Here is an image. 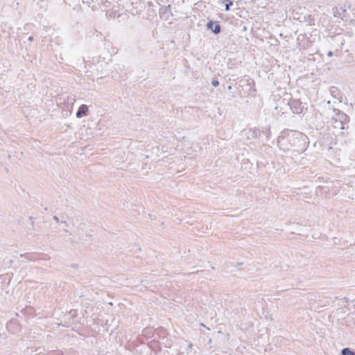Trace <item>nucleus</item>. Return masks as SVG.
<instances>
[{"instance_id": "obj_15", "label": "nucleus", "mask_w": 355, "mask_h": 355, "mask_svg": "<svg viewBox=\"0 0 355 355\" xmlns=\"http://www.w3.org/2000/svg\"><path fill=\"white\" fill-rule=\"evenodd\" d=\"M60 224H63V226H65L66 227L68 226V225L65 220H61Z\"/></svg>"}, {"instance_id": "obj_8", "label": "nucleus", "mask_w": 355, "mask_h": 355, "mask_svg": "<svg viewBox=\"0 0 355 355\" xmlns=\"http://www.w3.org/2000/svg\"><path fill=\"white\" fill-rule=\"evenodd\" d=\"M329 92H330L331 95L335 98L339 99L341 98L340 94V91L336 87H334V86L331 87L329 88Z\"/></svg>"}, {"instance_id": "obj_5", "label": "nucleus", "mask_w": 355, "mask_h": 355, "mask_svg": "<svg viewBox=\"0 0 355 355\" xmlns=\"http://www.w3.org/2000/svg\"><path fill=\"white\" fill-rule=\"evenodd\" d=\"M334 15L336 17L344 19L347 17V12L343 7H336L334 9Z\"/></svg>"}, {"instance_id": "obj_7", "label": "nucleus", "mask_w": 355, "mask_h": 355, "mask_svg": "<svg viewBox=\"0 0 355 355\" xmlns=\"http://www.w3.org/2000/svg\"><path fill=\"white\" fill-rule=\"evenodd\" d=\"M88 114V107L86 105H81L76 112V116L77 118H81L84 116H87Z\"/></svg>"}, {"instance_id": "obj_14", "label": "nucleus", "mask_w": 355, "mask_h": 355, "mask_svg": "<svg viewBox=\"0 0 355 355\" xmlns=\"http://www.w3.org/2000/svg\"><path fill=\"white\" fill-rule=\"evenodd\" d=\"M53 219L54 220H55L57 223H60V221H61V220H60V219L58 218V217H57L56 216H54L53 217Z\"/></svg>"}, {"instance_id": "obj_2", "label": "nucleus", "mask_w": 355, "mask_h": 355, "mask_svg": "<svg viewBox=\"0 0 355 355\" xmlns=\"http://www.w3.org/2000/svg\"><path fill=\"white\" fill-rule=\"evenodd\" d=\"M334 112H336L337 118L336 119V122H338L339 124L336 125V127H339L340 129L344 130L345 129V127L344 126V124L347 123L349 121V117L345 114L344 112L340 111L337 109H334Z\"/></svg>"}, {"instance_id": "obj_20", "label": "nucleus", "mask_w": 355, "mask_h": 355, "mask_svg": "<svg viewBox=\"0 0 355 355\" xmlns=\"http://www.w3.org/2000/svg\"><path fill=\"white\" fill-rule=\"evenodd\" d=\"M64 232H68V230H67V228H65V229H64Z\"/></svg>"}, {"instance_id": "obj_6", "label": "nucleus", "mask_w": 355, "mask_h": 355, "mask_svg": "<svg viewBox=\"0 0 355 355\" xmlns=\"http://www.w3.org/2000/svg\"><path fill=\"white\" fill-rule=\"evenodd\" d=\"M207 26L208 29L211 30L215 34H218L221 31L220 25L212 21H208Z\"/></svg>"}, {"instance_id": "obj_10", "label": "nucleus", "mask_w": 355, "mask_h": 355, "mask_svg": "<svg viewBox=\"0 0 355 355\" xmlns=\"http://www.w3.org/2000/svg\"><path fill=\"white\" fill-rule=\"evenodd\" d=\"M341 355H355V352L349 348L345 347L341 350Z\"/></svg>"}, {"instance_id": "obj_17", "label": "nucleus", "mask_w": 355, "mask_h": 355, "mask_svg": "<svg viewBox=\"0 0 355 355\" xmlns=\"http://www.w3.org/2000/svg\"><path fill=\"white\" fill-rule=\"evenodd\" d=\"M327 55H328L329 57H331V56L333 55V52H332V51H329V52L327 53Z\"/></svg>"}, {"instance_id": "obj_18", "label": "nucleus", "mask_w": 355, "mask_h": 355, "mask_svg": "<svg viewBox=\"0 0 355 355\" xmlns=\"http://www.w3.org/2000/svg\"><path fill=\"white\" fill-rule=\"evenodd\" d=\"M253 135L256 134L257 132L256 130H253L252 132H251Z\"/></svg>"}, {"instance_id": "obj_13", "label": "nucleus", "mask_w": 355, "mask_h": 355, "mask_svg": "<svg viewBox=\"0 0 355 355\" xmlns=\"http://www.w3.org/2000/svg\"><path fill=\"white\" fill-rule=\"evenodd\" d=\"M305 35H299L298 37H297V40L299 42H302L304 39H305Z\"/></svg>"}, {"instance_id": "obj_12", "label": "nucleus", "mask_w": 355, "mask_h": 355, "mask_svg": "<svg viewBox=\"0 0 355 355\" xmlns=\"http://www.w3.org/2000/svg\"><path fill=\"white\" fill-rule=\"evenodd\" d=\"M211 85L214 87H218L219 85V81L217 79H213L211 81Z\"/></svg>"}, {"instance_id": "obj_4", "label": "nucleus", "mask_w": 355, "mask_h": 355, "mask_svg": "<svg viewBox=\"0 0 355 355\" xmlns=\"http://www.w3.org/2000/svg\"><path fill=\"white\" fill-rule=\"evenodd\" d=\"M289 105L294 114H300L302 112V103L298 100H293L289 103Z\"/></svg>"}, {"instance_id": "obj_16", "label": "nucleus", "mask_w": 355, "mask_h": 355, "mask_svg": "<svg viewBox=\"0 0 355 355\" xmlns=\"http://www.w3.org/2000/svg\"><path fill=\"white\" fill-rule=\"evenodd\" d=\"M33 40H34L33 36H29V37H28V40L30 42H33Z\"/></svg>"}, {"instance_id": "obj_19", "label": "nucleus", "mask_w": 355, "mask_h": 355, "mask_svg": "<svg viewBox=\"0 0 355 355\" xmlns=\"http://www.w3.org/2000/svg\"><path fill=\"white\" fill-rule=\"evenodd\" d=\"M232 89V87L231 86H228V89Z\"/></svg>"}, {"instance_id": "obj_3", "label": "nucleus", "mask_w": 355, "mask_h": 355, "mask_svg": "<svg viewBox=\"0 0 355 355\" xmlns=\"http://www.w3.org/2000/svg\"><path fill=\"white\" fill-rule=\"evenodd\" d=\"M171 8L172 6L171 5L167 6H161L159 10L160 17L164 20H168L173 15Z\"/></svg>"}, {"instance_id": "obj_1", "label": "nucleus", "mask_w": 355, "mask_h": 355, "mask_svg": "<svg viewBox=\"0 0 355 355\" xmlns=\"http://www.w3.org/2000/svg\"><path fill=\"white\" fill-rule=\"evenodd\" d=\"M306 136L298 131H291L288 135V141L290 145L294 147H301Z\"/></svg>"}, {"instance_id": "obj_11", "label": "nucleus", "mask_w": 355, "mask_h": 355, "mask_svg": "<svg viewBox=\"0 0 355 355\" xmlns=\"http://www.w3.org/2000/svg\"><path fill=\"white\" fill-rule=\"evenodd\" d=\"M223 2H227L225 10L229 11L230 10V6L233 5V1L230 0H223Z\"/></svg>"}, {"instance_id": "obj_9", "label": "nucleus", "mask_w": 355, "mask_h": 355, "mask_svg": "<svg viewBox=\"0 0 355 355\" xmlns=\"http://www.w3.org/2000/svg\"><path fill=\"white\" fill-rule=\"evenodd\" d=\"M304 21L308 24V25H314L315 24V19L311 15H309L307 17H304Z\"/></svg>"}, {"instance_id": "obj_21", "label": "nucleus", "mask_w": 355, "mask_h": 355, "mask_svg": "<svg viewBox=\"0 0 355 355\" xmlns=\"http://www.w3.org/2000/svg\"><path fill=\"white\" fill-rule=\"evenodd\" d=\"M200 325H201V326H202V327H205V324H200Z\"/></svg>"}]
</instances>
